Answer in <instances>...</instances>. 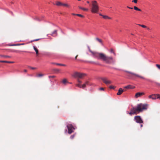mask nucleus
I'll return each mask as SVG.
<instances>
[{
  "label": "nucleus",
  "mask_w": 160,
  "mask_h": 160,
  "mask_svg": "<svg viewBox=\"0 0 160 160\" xmlns=\"http://www.w3.org/2000/svg\"><path fill=\"white\" fill-rule=\"evenodd\" d=\"M127 8H129V9H133V8H131V7H128V6H127Z\"/></svg>",
  "instance_id": "41"
},
{
  "label": "nucleus",
  "mask_w": 160,
  "mask_h": 160,
  "mask_svg": "<svg viewBox=\"0 0 160 160\" xmlns=\"http://www.w3.org/2000/svg\"><path fill=\"white\" fill-rule=\"evenodd\" d=\"M145 93L144 92H138L134 96V97L136 98H138V97H141V96L144 95Z\"/></svg>",
  "instance_id": "10"
},
{
  "label": "nucleus",
  "mask_w": 160,
  "mask_h": 160,
  "mask_svg": "<svg viewBox=\"0 0 160 160\" xmlns=\"http://www.w3.org/2000/svg\"><path fill=\"white\" fill-rule=\"evenodd\" d=\"M155 83L156 84V85L160 86V83H159L157 82H155Z\"/></svg>",
  "instance_id": "39"
},
{
  "label": "nucleus",
  "mask_w": 160,
  "mask_h": 160,
  "mask_svg": "<svg viewBox=\"0 0 160 160\" xmlns=\"http://www.w3.org/2000/svg\"><path fill=\"white\" fill-rule=\"evenodd\" d=\"M50 34L52 36L55 37L57 36V30H55L53 32Z\"/></svg>",
  "instance_id": "13"
},
{
  "label": "nucleus",
  "mask_w": 160,
  "mask_h": 160,
  "mask_svg": "<svg viewBox=\"0 0 160 160\" xmlns=\"http://www.w3.org/2000/svg\"><path fill=\"white\" fill-rule=\"evenodd\" d=\"M132 2L136 3L137 2V0H133Z\"/></svg>",
  "instance_id": "35"
},
{
  "label": "nucleus",
  "mask_w": 160,
  "mask_h": 160,
  "mask_svg": "<svg viewBox=\"0 0 160 160\" xmlns=\"http://www.w3.org/2000/svg\"><path fill=\"white\" fill-rule=\"evenodd\" d=\"M52 63V64H56V63Z\"/></svg>",
  "instance_id": "54"
},
{
  "label": "nucleus",
  "mask_w": 160,
  "mask_h": 160,
  "mask_svg": "<svg viewBox=\"0 0 160 160\" xmlns=\"http://www.w3.org/2000/svg\"><path fill=\"white\" fill-rule=\"evenodd\" d=\"M147 29H148V30H150V28H147Z\"/></svg>",
  "instance_id": "50"
},
{
  "label": "nucleus",
  "mask_w": 160,
  "mask_h": 160,
  "mask_svg": "<svg viewBox=\"0 0 160 160\" xmlns=\"http://www.w3.org/2000/svg\"><path fill=\"white\" fill-rule=\"evenodd\" d=\"M78 81L79 83H81L82 82L81 81H80L78 79Z\"/></svg>",
  "instance_id": "42"
},
{
  "label": "nucleus",
  "mask_w": 160,
  "mask_h": 160,
  "mask_svg": "<svg viewBox=\"0 0 160 160\" xmlns=\"http://www.w3.org/2000/svg\"><path fill=\"white\" fill-rule=\"evenodd\" d=\"M72 14L73 15H76V14H75L74 13H72Z\"/></svg>",
  "instance_id": "52"
},
{
  "label": "nucleus",
  "mask_w": 160,
  "mask_h": 160,
  "mask_svg": "<svg viewBox=\"0 0 160 160\" xmlns=\"http://www.w3.org/2000/svg\"><path fill=\"white\" fill-rule=\"evenodd\" d=\"M28 52L26 51H16V52Z\"/></svg>",
  "instance_id": "34"
},
{
  "label": "nucleus",
  "mask_w": 160,
  "mask_h": 160,
  "mask_svg": "<svg viewBox=\"0 0 160 160\" xmlns=\"http://www.w3.org/2000/svg\"><path fill=\"white\" fill-rule=\"evenodd\" d=\"M44 75L43 74L39 73L37 74L36 76L37 77H40L43 76Z\"/></svg>",
  "instance_id": "20"
},
{
  "label": "nucleus",
  "mask_w": 160,
  "mask_h": 160,
  "mask_svg": "<svg viewBox=\"0 0 160 160\" xmlns=\"http://www.w3.org/2000/svg\"><path fill=\"white\" fill-rule=\"evenodd\" d=\"M56 5L57 6H62V3L59 2H57L56 3Z\"/></svg>",
  "instance_id": "23"
},
{
  "label": "nucleus",
  "mask_w": 160,
  "mask_h": 160,
  "mask_svg": "<svg viewBox=\"0 0 160 160\" xmlns=\"http://www.w3.org/2000/svg\"><path fill=\"white\" fill-rule=\"evenodd\" d=\"M0 62H5V63H13L14 62H11V61H6L0 60Z\"/></svg>",
  "instance_id": "15"
},
{
  "label": "nucleus",
  "mask_w": 160,
  "mask_h": 160,
  "mask_svg": "<svg viewBox=\"0 0 160 160\" xmlns=\"http://www.w3.org/2000/svg\"><path fill=\"white\" fill-rule=\"evenodd\" d=\"M24 71L25 72H27V70H26V69H25L24 70Z\"/></svg>",
  "instance_id": "47"
},
{
  "label": "nucleus",
  "mask_w": 160,
  "mask_h": 160,
  "mask_svg": "<svg viewBox=\"0 0 160 160\" xmlns=\"http://www.w3.org/2000/svg\"><path fill=\"white\" fill-rule=\"evenodd\" d=\"M138 25L140 26L143 28H147L146 26L145 25H141V24H138Z\"/></svg>",
  "instance_id": "27"
},
{
  "label": "nucleus",
  "mask_w": 160,
  "mask_h": 160,
  "mask_svg": "<svg viewBox=\"0 0 160 160\" xmlns=\"http://www.w3.org/2000/svg\"><path fill=\"white\" fill-rule=\"evenodd\" d=\"M53 71L55 72H60V70L58 69H53Z\"/></svg>",
  "instance_id": "25"
},
{
  "label": "nucleus",
  "mask_w": 160,
  "mask_h": 160,
  "mask_svg": "<svg viewBox=\"0 0 160 160\" xmlns=\"http://www.w3.org/2000/svg\"><path fill=\"white\" fill-rule=\"evenodd\" d=\"M111 52H112V53H114V52H113V50L112 49H111Z\"/></svg>",
  "instance_id": "45"
},
{
  "label": "nucleus",
  "mask_w": 160,
  "mask_h": 160,
  "mask_svg": "<svg viewBox=\"0 0 160 160\" xmlns=\"http://www.w3.org/2000/svg\"><path fill=\"white\" fill-rule=\"evenodd\" d=\"M91 62L92 63H95V62Z\"/></svg>",
  "instance_id": "51"
},
{
  "label": "nucleus",
  "mask_w": 160,
  "mask_h": 160,
  "mask_svg": "<svg viewBox=\"0 0 160 160\" xmlns=\"http://www.w3.org/2000/svg\"><path fill=\"white\" fill-rule=\"evenodd\" d=\"M125 91V90H124V89H122V88H120L119 89L118 92L117 94V95H120L123 92Z\"/></svg>",
  "instance_id": "11"
},
{
  "label": "nucleus",
  "mask_w": 160,
  "mask_h": 160,
  "mask_svg": "<svg viewBox=\"0 0 160 160\" xmlns=\"http://www.w3.org/2000/svg\"><path fill=\"white\" fill-rule=\"evenodd\" d=\"M115 87H115L114 86H113L112 85L110 86L109 87V88L110 89H114L115 88Z\"/></svg>",
  "instance_id": "31"
},
{
  "label": "nucleus",
  "mask_w": 160,
  "mask_h": 160,
  "mask_svg": "<svg viewBox=\"0 0 160 160\" xmlns=\"http://www.w3.org/2000/svg\"><path fill=\"white\" fill-rule=\"evenodd\" d=\"M67 127L68 130V133L69 134H71L74 132L75 128L72 124H68L67 125Z\"/></svg>",
  "instance_id": "5"
},
{
  "label": "nucleus",
  "mask_w": 160,
  "mask_h": 160,
  "mask_svg": "<svg viewBox=\"0 0 160 160\" xmlns=\"http://www.w3.org/2000/svg\"><path fill=\"white\" fill-rule=\"evenodd\" d=\"M142 127H143V125H142V124H141V125H140V127H141V128H142Z\"/></svg>",
  "instance_id": "48"
},
{
  "label": "nucleus",
  "mask_w": 160,
  "mask_h": 160,
  "mask_svg": "<svg viewBox=\"0 0 160 160\" xmlns=\"http://www.w3.org/2000/svg\"><path fill=\"white\" fill-rule=\"evenodd\" d=\"M134 119L137 123H143V121L139 116H135L134 117Z\"/></svg>",
  "instance_id": "6"
},
{
  "label": "nucleus",
  "mask_w": 160,
  "mask_h": 160,
  "mask_svg": "<svg viewBox=\"0 0 160 160\" xmlns=\"http://www.w3.org/2000/svg\"><path fill=\"white\" fill-rule=\"evenodd\" d=\"M99 9V8L97 2L96 1L92 2V7L91 11L92 13H98Z\"/></svg>",
  "instance_id": "3"
},
{
  "label": "nucleus",
  "mask_w": 160,
  "mask_h": 160,
  "mask_svg": "<svg viewBox=\"0 0 160 160\" xmlns=\"http://www.w3.org/2000/svg\"><path fill=\"white\" fill-rule=\"evenodd\" d=\"M67 82V80L66 79H64L62 81V82L64 84H65Z\"/></svg>",
  "instance_id": "29"
},
{
  "label": "nucleus",
  "mask_w": 160,
  "mask_h": 160,
  "mask_svg": "<svg viewBox=\"0 0 160 160\" xmlns=\"http://www.w3.org/2000/svg\"><path fill=\"white\" fill-rule=\"evenodd\" d=\"M87 3H89V2L88 1H87Z\"/></svg>",
  "instance_id": "49"
},
{
  "label": "nucleus",
  "mask_w": 160,
  "mask_h": 160,
  "mask_svg": "<svg viewBox=\"0 0 160 160\" xmlns=\"http://www.w3.org/2000/svg\"><path fill=\"white\" fill-rule=\"evenodd\" d=\"M78 8L79 9H82L84 11H87L88 10V8H82L80 6H79Z\"/></svg>",
  "instance_id": "16"
},
{
  "label": "nucleus",
  "mask_w": 160,
  "mask_h": 160,
  "mask_svg": "<svg viewBox=\"0 0 160 160\" xmlns=\"http://www.w3.org/2000/svg\"><path fill=\"white\" fill-rule=\"evenodd\" d=\"M62 6H63L66 7H69V6L66 3H62Z\"/></svg>",
  "instance_id": "26"
},
{
  "label": "nucleus",
  "mask_w": 160,
  "mask_h": 160,
  "mask_svg": "<svg viewBox=\"0 0 160 160\" xmlns=\"http://www.w3.org/2000/svg\"><path fill=\"white\" fill-rule=\"evenodd\" d=\"M55 65H57L61 66H66V65L65 64H61V63H56L55 64Z\"/></svg>",
  "instance_id": "22"
},
{
  "label": "nucleus",
  "mask_w": 160,
  "mask_h": 160,
  "mask_svg": "<svg viewBox=\"0 0 160 160\" xmlns=\"http://www.w3.org/2000/svg\"><path fill=\"white\" fill-rule=\"evenodd\" d=\"M76 86L80 88H82V86H81V85L79 84H77L76 85Z\"/></svg>",
  "instance_id": "36"
},
{
  "label": "nucleus",
  "mask_w": 160,
  "mask_h": 160,
  "mask_svg": "<svg viewBox=\"0 0 160 160\" xmlns=\"http://www.w3.org/2000/svg\"><path fill=\"white\" fill-rule=\"evenodd\" d=\"M84 84H85L86 85L88 84V82H86Z\"/></svg>",
  "instance_id": "44"
},
{
  "label": "nucleus",
  "mask_w": 160,
  "mask_h": 160,
  "mask_svg": "<svg viewBox=\"0 0 160 160\" xmlns=\"http://www.w3.org/2000/svg\"><path fill=\"white\" fill-rule=\"evenodd\" d=\"M55 77V76H48V77L50 78H54Z\"/></svg>",
  "instance_id": "38"
},
{
  "label": "nucleus",
  "mask_w": 160,
  "mask_h": 160,
  "mask_svg": "<svg viewBox=\"0 0 160 160\" xmlns=\"http://www.w3.org/2000/svg\"><path fill=\"white\" fill-rule=\"evenodd\" d=\"M74 137V135H71L70 137V138L71 139H72Z\"/></svg>",
  "instance_id": "37"
},
{
  "label": "nucleus",
  "mask_w": 160,
  "mask_h": 160,
  "mask_svg": "<svg viewBox=\"0 0 160 160\" xmlns=\"http://www.w3.org/2000/svg\"><path fill=\"white\" fill-rule=\"evenodd\" d=\"M30 68L32 69H35L36 68H33V67H30Z\"/></svg>",
  "instance_id": "43"
},
{
  "label": "nucleus",
  "mask_w": 160,
  "mask_h": 160,
  "mask_svg": "<svg viewBox=\"0 0 160 160\" xmlns=\"http://www.w3.org/2000/svg\"><path fill=\"white\" fill-rule=\"evenodd\" d=\"M88 49L92 56L98 59L101 60L108 64H112L115 62V60L112 57H108L102 53L92 51L89 47H88Z\"/></svg>",
  "instance_id": "1"
},
{
  "label": "nucleus",
  "mask_w": 160,
  "mask_h": 160,
  "mask_svg": "<svg viewBox=\"0 0 160 160\" xmlns=\"http://www.w3.org/2000/svg\"><path fill=\"white\" fill-rule=\"evenodd\" d=\"M40 39H34L32 41H31V42H33L37 41H38Z\"/></svg>",
  "instance_id": "32"
},
{
  "label": "nucleus",
  "mask_w": 160,
  "mask_h": 160,
  "mask_svg": "<svg viewBox=\"0 0 160 160\" xmlns=\"http://www.w3.org/2000/svg\"><path fill=\"white\" fill-rule=\"evenodd\" d=\"M78 57V55H77L75 57V59H77V57Z\"/></svg>",
  "instance_id": "46"
},
{
  "label": "nucleus",
  "mask_w": 160,
  "mask_h": 160,
  "mask_svg": "<svg viewBox=\"0 0 160 160\" xmlns=\"http://www.w3.org/2000/svg\"><path fill=\"white\" fill-rule=\"evenodd\" d=\"M33 48L34 50L36 52V54L37 56H38L39 54L38 53V49L34 46L33 47Z\"/></svg>",
  "instance_id": "14"
},
{
  "label": "nucleus",
  "mask_w": 160,
  "mask_h": 160,
  "mask_svg": "<svg viewBox=\"0 0 160 160\" xmlns=\"http://www.w3.org/2000/svg\"><path fill=\"white\" fill-rule=\"evenodd\" d=\"M24 44L23 43L22 44H9V46H19L21 45H23Z\"/></svg>",
  "instance_id": "17"
},
{
  "label": "nucleus",
  "mask_w": 160,
  "mask_h": 160,
  "mask_svg": "<svg viewBox=\"0 0 160 160\" xmlns=\"http://www.w3.org/2000/svg\"><path fill=\"white\" fill-rule=\"evenodd\" d=\"M86 85L85 84H84L82 85V88H85L86 87Z\"/></svg>",
  "instance_id": "33"
},
{
  "label": "nucleus",
  "mask_w": 160,
  "mask_h": 160,
  "mask_svg": "<svg viewBox=\"0 0 160 160\" xmlns=\"http://www.w3.org/2000/svg\"><path fill=\"white\" fill-rule=\"evenodd\" d=\"M101 79L104 83L106 84H109L112 83L111 81L108 80L107 78H101Z\"/></svg>",
  "instance_id": "8"
},
{
  "label": "nucleus",
  "mask_w": 160,
  "mask_h": 160,
  "mask_svg": "<svg viewBox=\"0 0 160 160\" xmlns=\"http://www.w3.org/2000/svg\"><path fill=\"white\" fill-rule=\"evenodd\" d=\"M86 74L85 73H81L78 72H75L72 75V76L74 78H82Z\"/></svg>",
  "instance_id": "4"
},
{
  "label": "nucleus",
  "mask_w": 160,
  "mask_h": 160,
  "mask_svg": "<svg viewBox=\"0 0 160 160\" xmlns=\"http://www.w3.org/2000/svg\"><path fill=\"white\" fill-rule=\"evenodd\" d=\"M149 98H151L152 99H156L157 98H159L160 99V95L158 94H152L148 96Z\"/></svg>",
  "instance_id": "7"
},
{
  "label": "nucleus",
  "mask_w": 160,
  "mask_h": 160,
  "mask_svg": "<svg viewBox=\"0 0 160 160\" xmlns=\"http://www.w3.org/2000/svg\"><path fill=\"white\" fill-rule=\"evenodd\" d=\"M96 40H97L98 42L100 43L101 44H102V40L98 38H96Z\"/></svg>",
  "instance_id": "21"
},
{
  "label": "nucleus",
  "mask_w": 160,
  "mask_h": 160,
  "mask_svg": "<svg viewBox=\"0 0 160 160\" xmlns=\"http://www.w3.org/2000/svg\"><path fill=\"white\" fill-rule=\"evenodd\" d=\"M100 90H104V89L103 88H100Z\"/></svg>",
  "instance_id": "40"
},
{
  "label": "nucleus",
  "mask_w": 160,
  "mask_h": 160,
  "mask_svg": "<svg viewBox=\"0 0 160 160\" xmlns=\"http://www.w3.org/2000/svg\"><path fill=\"white\" fill-rule=\"evenodd\" d=\"M147 105L140 103L137 105L136 108H131V111L129 114L131 115L132 114H137L140 112H142L143 110L147 109Z\"/></svg>",
  "instance_id": "2"
},
{
  "label": "nucleus",
  "mask_w": 160,
  "mask_h": 160,
  "mask_svg": "<svg viewBox=\"0 0 160 160\" xmlns=\"http://www.w3.org/2000/svg\"><path fill=\"white\" fill-rule=\"evenodd\" d=\"M125 72L127 73H129L131 74V75H134L142 79H144V78L143 77H142L141 76L139 75L138 74H136L132 73V72H130L128 71H125Z\"/></svg>",
  "instance_id": "9"
},
{
  "label": "nucleus",
  "mask_w": 160,
  "mask_h": 160,
  "mask_svg": "<svg viewBox=\"0 0 160 160\" xmlns=\"http://www.w3.org/2000/svg\"><path fill=\"white\" fill-rule=\"evenodd\" d=\"M156 66L160 70V65L157 64Z\"/></svg>",
  "instance_id": "30"
},
{
  "label": "nucleus",
  "mask_w": 160,
  "mask_h": 160,
  "mask_svg": "<svg viewBox=\"0 0 160 160\" xmlns=\"http://www.w3.org/2000/svg\"><path fill=\"white\" fill-rule=\"evenodd\" d=\"M0 56L5 58H10L11 56L7 55H0Z\"/></svg>",
  "instance_id": "24"
},
{
  "label": "nucleus",
  "mask_w": 160,
  "mask_h": 160,
  "mask_svg": "<svg viewBox=\"0 0 160 160\" xmlns=\"http://www.w3.org/2000/svg\"><path fill=\"white\" fill-rule=\"evenodd\" d=\"M76 15L78 16L81 17H82V18L84 17V16L83 15H82L81 14H76Z\"/></svg>",
  "instance_id": "28"
},
{
  "label": "nucleus",
  "mask_w": 160,
  "mask_h": 160,
  "mask_svg": "<svg viewBox=\"0 0 160 160\" xmlns=\"http://www.w3.org/2000/svg\"><path fill=\"white\" fill-rule=\"evenodd\" d=\"M135 87L134 86H133L130 85H129L127 86H126L124 87V88L129 89H133L135 88Z\"/></svg>",
  "instance_id": "12"
},
{
  "label": "nucleus",
  "mask_w": 160,
  "mask_h": 160,
  "mask_svg": "<svg viewBox=\"0 0 160 160\" xmlns=\"http://www.w3.org/2000/svg\"><path fill=\"white\" fill-rule=\"evenodd\" d=\"M102 17L103 18L105 19H111V18L109 17H108V16L106 15H102Z\"/></svg>",
  "instance_id": "18"
},
{
  "label": "nucleus",
  "mask_w": 160,
  "mask_h": 160,
  "mask_svg": "<svg viewBox=\"0 0 160 160\" xmlns=\"http://www.w3.org/2000/svg\"><path fill=\"white\" fill-rule=\"evenodd\" d=\"M133 8L135 10H136V11H141V9L138 8V7H137L136 6H134L133 7Z\"/></svg>",
  "instance_id": "19"
},
{
  "label": "nucleus",
  "mask_w": 160,
  "mask_h": 160,
  "mask_svg": "<svg viewBox=\"0 0 160 160\" xmlns=\"http://www.w3.org/2000/svg\"><path fill=\"white\" fill-rule=\"evenodd\" d=\"M99 15H100V16H102V15L101 14H100Z\"/></svg>",
  "instance_id": "53"
}]
</instances>
